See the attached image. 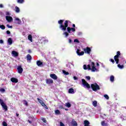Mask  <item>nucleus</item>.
Listing matches in <instances>:
<instances>
[{"label": "nucleus", "mask_w": 126, "mask_h": 126, "mask_svg": "<svg viewBox=\"0 0 126 126\" xmlns=\"http://www.w3.org/2000/svg\"><path fill=\"white\" fill-rule=\"evenodd\" d=\"M16 115L17 117H19V114L16 113Z\"/></svg>", "instance_id": "60"}, {"label": "nucleus", "mask_w": 126, "mask_h": 126, "mask_svg": "<svg viewBox=\"0 0 126 126\" xmlns=\"http://www.w3.org/2000/svg\"><path fill=\"white\" fill-rule=\"evenodd\" d=\"M82 83L85 88L90 89L91 88L90 85L88 83H87V82H86L85 79H82Z\"/></svg>", "instance_id": "5"}, {"label": "nucleus", "mask_w": 126, "mask_h": 126, "mask_svg": "<svg viewBox=\"0 0 126 126\" xmlns=\"http://www.w3.org/2000/svg\"><path fill=\"white\" fill-rule=\"evenodd\" d=\"M17 70L18 73H22V72H23V68H22V66L21 65H19L17 67Z\"/></svg>", "instance_id": "8"}, {"label": "nucleus", "mask_w": 126, "mask_h": 126, "mask_svg": "<svg viewBox=\"0 0 126 126\" xmlns=\"http://www.w3.org/2000/svg\"><path fill=\"white\" fill-rule=\"evenodd\" d=\"M71 125H72V126H77L78 125L77 124V122L75 121L74 119H73L71 122Z\"/></svg>", "instance_id": "14"}, {"label": "nucleus", "mask_w": 126, "mask_h": 126, "mask_svg": "<svg viewBox=\"0 0 126 126\" xmlns=\"http://www.w3.org/2000/svg\"><path fill=\"white\" fill-rule=\"evenodd\" d=\"M44 107L45 108V109H48V106H47L46 105H45Z\"/></svg>", "instance_id": "58"}, {"label": "nucleus", "mask_w": 126, "mask_h": 126, "mask_svg": "<svg viewBox=\"0 0 126 126\" xmlns=\"http://www.w3.org/2000/svg\"><path fill=\"white\" fill-rule=\"evenodd\" d=\"M68 93H69V94H73V93H74V90L73 88L69 89Z\"/></svg>", "instance_id": "19"}, {"label": "nucleus", "mask_w": 126, "mask_h": 126, "mask_svg": "<svg viewBox=\"0 0 126 126\" xmlns=\"http://www.w3.org/2000/svg\"><path fill=\"white\" fill-rule=\"evenodd\" d=\"M74 42L75 43H79V40H78V39H75L74 40Z\"/></svg>", "instance_id": "45"}, {"label": "nucleus", "mask_w": 126, "mask_h": 126, "mask_svg": "<svg viewBox=\"0 0 126 126\" xmlns=\"http://www.w3.org/2000/svg\"><path fill=\"white\" fill-rule=\"evenodd\" d=\"M67 32H68V33H70V32L71 31V28L69 27H68L67 28Z\"/></svg>", "instance_id": "32"}, {"label": "nucleus", "mask_w": 126, "mask_h": 126, "mask_svg": "<svg viewBox=\"0 0 126 126\" xmlns=\"http://www.w3.org/2000/svg\"><path fill=\"white\" fill-rule=\"evenodd\" d=\"M24 102V104L25 105V106H28V102H27V101L24 100H23Z\"/></svg>", "instance_id": "34"}, {"label": "nucleus", "mask_w": 126, "mask_h": 126, "mask_svg": "<svg viewBox=\"0 0 126 126\" xmlns=\"http://www.w3.org/2000/svg\"><path fill=\"white\" fill-rule=\"evenodd\" d=\"M0 28L2 30H4V29H5V26H4V25H0Z\"/></svg>", "instance_id": "30"}, {"label": "nucleus", "mask_w": 126, "mask_h": 126, "mask_svg": "<svg viewBox=\"0 0 126 126\" xmlns=\"http://www.w3.org/2000/svg\"><path fill=\"white\" fill-rule=\"evenodd\" d=\"M63 35H65V38H66L67 37H68V35H69V34H68V32H64L63 33Z\"/></svg>", "instance_id": "27"}, {"label": "nucleus", "mask_w": 126, "mask_h": 126, "mask_svg": "<svg viewBox=\"0 0 126 126\" xmlns=\"http://www.w3.org/2000/svg\"><path fill=\"white\" fill-rule=\"evenodd\" d=\"M86 78L87 79V80H90V79H91V77H90L89 76H86Z\"/></svg>", "instance_id": "42"}, {"label": "nucleus", "mask_w": 126, "mask_h": 126, "mask_svg": "<svg viewBox=\"0 0 126 126\" xmlns=\"http://www.w3.org/2000/svg\"><path fill=\"white\" fill-rule=\"evenodd\" d=\"M71 31H72V32H75V28H71Z\"/></svg>", "instance_id": "44"}, {"label": "nucleus", "mask_w": 126, "mask_h": 126, "mask_svg": "<svg viewBox=\"0 0 126 126\" xmlns=\"http://www.w3.org/2000/svg\"><path fill=\"white\" fill-rule=\"evenodd\" d=\"M11 81L13 82V83H17V82H18V79L16 78L12 77L11 78Z\"/></svg>", "instance_id": "11"}, {"label": "nucleus", "mask_w": 126, "mask_h": 126, "mask_svg": "<svg viewBox=\"0 0 126 126\" xmlns=\"http://www.w3.org/2000/svg\"><path fill=\"white\" fill-rule=\"evenodd\" d=\"M6 34H7L8 35H9V34H10V31H6Z\"/></svg>", "instance_id": "50"}, {"label": "nucleus", "mask_w": 126, "mask_h": 126, "mask_svg": "<svg viewBox=\"0 0 126 126\" xmlns=\"http://www.w3.org/2000/svg\"><path fill=\"white\" fill-rule=\"evenodd\" d=\"M55 114L56 115H60V114H61V112H60V110H55Z\"/></svg>", "instance_id": "35"}, {"label": "nucleus", "mask_w": 126, "mask_h": 126, "mask_svg": "<svg viewBox=\"0 0 126 126\" xmlns=\"http://www.w3.org/2000/svg\"><path fill=\"white\" fill-rule=\"evenodd\" d=\"M50 77L53 79H54V80H57V79H58V76H57L55 74H51Z\"/></svg>", "instance_id": "13"}, {"label": "nucleus", "mask_w": 126, "mask_h": 126, "mask_svg": "<svg viewBox=\"0 0 126 126\" xmlns=\"http://www.w3.org/2000/svg\"><path fill=\"white\" fill-rule=\"evenodd\" d=\"M118 67H119V68H120V69H123V68H124V67H125L124 66V65H120V64H118L117 65Z\"/></svg>", "instance_id": "25"}, {"label": "nucleus", "mask_w": 126, "mask_h": 126, "mask_svg": "<svg viewBox=\"0 0 126 126\" xmlns=\"http://www.w3.org/2000/svg\"><path fill=\"white\" fill-rule=\"evenodd\" d=\"M0 8H2V7H3V5H2V4H0Z\"/></svg>", "instance_id": "53"}, {"label": "nucleus", "mask_w": 126, "mask_h": 126, "mask_svg": "<svg viewBox=\"0 0 126 126\" xmlns=\"http://www.w3.org/2000/svg\"><path fill=\"white\" fill-rule=\"evenodd\" d=\"M93 105L94 107H97V101L94 100L93 102Z\"/></svg>", "instance_id": "28"}, {"label": "nucleus", "mask_w": 126, "mask_h": 126, "mask_svg": "<svg viewBox=\"0 0 126 126\" xmlns=\"http://www.w3.org/2000/svg\"><path fill=\"white\" fill-rule=\"evenodd\" d=\"M37 101H38V102H39V103H40V104H41L43 102V100H41L39 98H37Z\"/></svg>", "instance_id": "39"}, {"label": "nucleus", "mask_w": 126, "mask_h": 126, "mask_svg": "<svg viewBox=\"0 0 126 126\" xmlns=\"http://www.w3.org/2000/svg\"><path fill=\"white\" fill-rule=\"evenodd\" d=\"M59 108H60V109H63V107L62 105H60V107H59Z\"/></svg>", "instance_id": "55"}, {"label": "nucleus", "mask_w": 126, "mask_h": 126, "mask_svg": "<svg viewBox=\"0 0 126 126\" xmlns=\"http://www.w3.org/2000/svg\"><path fill=\"white\" fill-rule=\"evenodd\" d=\"M18 3H23L24 0H17Z\"/></svg>", "instance_id": "33"}, {"label": "nucleus", "mask_w": 126, "mask_h": 126, "mask_svg": "<svg viewBox=\"0 0 126 126\" xmlns=\"http://www.w3.org/2000/svg\"><path fill=\"white\" fill-rule=\"evenodd\" d=\"M72 27H73V28H75V24H73Z\"/></svg>", "instance_id": "57"}, {"label": "nucleus", "mask_w": 126, "mask_h": 126, "mask_svg": "<svg viewBox=\"0 0 126 126\" xmlns=\"http://www.w3.org/2000/svg\"><path fill=\"white\" fill-rule=\"evenodd\" d=\"M110 81L111 82H114V81H115V77L113 75H111L110 76Z\"/></svg>", "instance_id": "23"}, {"label": "nucleus", "mask_w": 126, "mask_h": 126, "mask_svg": "<svg viewBox=\"0 0 126 126\" xmlns=\"http://www.w3.org/2000/svg\"><path fill=\"white\" fill-rule=\"evenodd\" d=\"M96 65H97V66H99V65H100L99 64V63H96Z\"/></svg>", "instance_id": "59"}, {"label": "nucleus", "mask_w": 126, "mask_h": 126, "mask_svg": "<svg viewBox=\"0 0 126 126\" xmlns=\"http://www.w3.org/2000/svg\"><path fill=\"white\" fill-rule=\"evenodd\" d=\"M91 66H92V68L90 64H88L87 66L86 64H84L83 65V68L85 69V70L88 69V70H92L93 72H95V71L97 70V68H96V67H95V63H94V62H92Z\"/></svg>", "instance_id": "2"}, {"label": "nucleus", "mask_w": 126, "mask_h": 126, "mask_svg": "<svg viewBox=\"0 0 126 126\" xmlns=\"http://www.w3.org/2000/svg\"><path fill=\"white\" fill-rule=\"evenodd\" d=\"M36 64L38 66H41V65H43V62H41V61H37L36 62Z\"/></svg>", "instance_id": "17"}, {"label": "nucleus", "mask_w": 126, "mask_h": 126, "mask_svg": "<svg viewBox=\"0 0 126 126\" xmlns=\"http://www.w3.org/2000/svg\"><path fill=\"white\" fill-rule=\"evenodd\" d=\"M29 40L30 41H31V42H32V35L31 34L29 35L28 37Z\"/></svg>", "instance_id": "29"}, {"label": "nucleus", "mask_w": 126, "mask_h": 126, "mask_svg": "<svg viewBox=\"0 0 126 126\" xmlns=\"http://www.w3.org/2000/svg\"><path fill=\"white\" fill-rule=\"evenodd\" d=\"M28 123H29V124H31V125L32 124V122L31 121L29 120H28Z\"/></svg>", "instance_id": "54"}, {"label": "nucleus", "mask_w": 126, "mask_h": 126, "mask_svg": "<svg viewBox=\"0 0 126 126\" xmlns=\"http://www.w3.org/2000/svg\"><path fill=\"white\" fill-rule=\"evenodd\" d=\"M12 55L13 57H18V53L17 52L15 51H12Z\"/></svg>", "instance_id": "16"}, {"label": "nucleus", "mask_w": 126, "mask_h": 126, "mask_svg": "<svg viewBox=\"0 0 126 126\" xmlns=\"http://www.w3.org/2000/svg\"><path fill=\"white\" fill-rule=\"evenodd\" d=\"M73 78H74V80H77V79H78V78L76 76H74Z\"/></svg>", "instance_id": "52"}, {"label": "nucleus", "mask_w": 126, "mask_h": 126, "mask_svg": "<svg viewBox=\"0 0 126 126\" xmlns=\"http://www.w3.org/2000/svg\"><path fill=\"white\" fill-rule=\"evenodd\" d=\"M76 53L77 54L78 56H83V55H84V52L83 51L80 52V49L77 50Z\"/></svg>", "instance_id": "10"}, {"label": "nucleus", "mask_w": 126, "mask_h": 126, "mask_svg": "<svg viewBox=\"0 0 126 126\" xmlns=\"http://www.w3.org/2000/svg\"><path fill=\"white\" fill-rule=\"evenodd\" d=\"M121 56V52L117 51V55L114 56V60L115 61L116 64H119L120 62V56Z\"/></svg>", "instance_id": "4"}, {"label": "nucleus", "mask_w": 126, "mask_h": 126, "mask_svg": "<svg viewBox=\"0 0 126 126\" xmlns=\"http://www.w3.org/2000/svg\"><path fill=\"white\" fill-rule=\"evenodd\" d=\"M9 45H12V39L11 38H9L8 39V41H7Z\"/></svg>", "instance_id": "22"}, {"label": "nucleus", "mask_w": 126, "mask_h": 126, "mask_svg": "<svg viewBox=\"0 0 126 126\" xmlns=\"http://www.w3.org/2000/svg\"><path fill=\"white\" fill-rule=\"evenodd\" d=\"M41 121H42V122H43L45 123H47V120H46V118H42Z\"/></svg>", "instance_id": "36"}, {"label": "nucleus", "mask_w": 126, "mask_h": 126, "mask_svg": "<svg viewBox=\"0 0 126 126\" xmlns=\"http://www.w3.org/2000/svg\"><path fill=\"white\" fill-rule=\"evenodd\" d=\"M65 106H66V107H67V108H70L71 107V104L69 103H66Z\"/></svg>", "instance_id": "26"}, {"label": "nucleus", "mask_w": 126, "mask_h": 126, "mask_svg": "<svg viewBox=\"0 0 126 126\" xmlns=\"http://www.w3.org/2000/svg\"><path fill=\"white\" fill-rule=\"evenodd\" d=\"M60 126H64V124L63 122H60Z\"/></svg>", "instance_id": "49"}, {"label": "nucleus", "mask_w": 126, "mask_h": 126, "mask_svg": "<svg viewBox=\"0 0 126 126\" xmlns=\"http://www.w3.org/2000/svg\"><path fill=\"white\" fill-rule=\"evenodd\" d=\"M0 44H3V40L2 39L0 40Z\"/></svg>", "instance_id": "51"}, {"label": "nucleus", "mask_w": 126, "mask_h": 126, "mask_svg": "<svg viewBox=\"0 0 126 126\" xmlns=\"http://www.w3.org/2000/svg\"><path fill=\"white\" fill-rule=\"evenodd\" d=\"M2 126H7V124L5 122H3L2 123Z\"/></svg>", "instance_id": "41"}, {"label": "nucleus", "mask_w": 126, "mask_h": 126, "mask_svg": "<svg viewBox=\"0 0 126 126\" xmlns=\"http://www.w3.org/2000/svg\"><path fill=\"white\" fill-rule=\"evenodd\" d=\"M110 62H111V63H115V60H114V59H110Z\"/></svg>", "instance_id": "43"}, {"label": "nucleus", "mask_w": 126, "mask_h": 126, "mask_svg": "<svg viewBox=\"0 0 126 126\" xmlns=\"http://www.w3.org/2000/svg\"><path fill=\"white\" fill-rule=\"evenodd\" d=\"M29 53H31V50L29 51Z\"/></svg>", "instance_id": "62"}, {"label": "nucleus", "mask_w": 126, "mask_h": 126, "mask_svg": "<svg viewBox=\"0 0 126 126\" xmlns=\"http://www.w3.org/2000/svg\"><path fill=\"white\" fill-rule=\"evenodd\" d=\"M6 15H9V12H6Z\"/></svg>", "instance_id": "56"}, {"label": "nucleus", "mask_w": 126, "mask_h": 126, "mask_svg": "<svg viewBox=\"0 0 126 126\" xmlns=\"http://www.w3.org/2000/svg\"><path fill=\"white\" fill-rule=\"evenodd\" d=\"M64 20H60L58 21V23L60 25L59 28L63 30V31H66V28L68 27V23L70 22L69 20L65 21L64 23V25H63Z\"/></svg>", "instance_id": "1"}, {"label": "nucleus", "mask_w": 126, "mask_h": 126, "mask_svg": "<svg viewBox=\"0 0 126 126\" xmlns=\"http://www.w3.org/2000/svg\"><path fill=\"white\" fill-rule=\"evenodd\" d=\"M0 92L3 93L4 92H5V90L3 88H1L0 89Z\"/></svg>", "instance_id": "38"}, {"label": "nucleus", "mask_w": 126, "mask_h": 126, "mask_svg": "<svg viewBox=\"0 0 126 126\" xmlns=\"http://www.w3.org/2000/svg\"><path fill=\"white\" fill-rule=\"evenodd\" d=\"M15 20H16L17 21H19V24H20V23H21V20H20V19L18 18H16L15 19Z\"/></svg>", "instance_id": "37"}, {"label": "nucleus", "mask_w": 126, "mask_h": 126, "mask_svg": "<svg viewBox=\"0 0 126 126\" xmlns=\"http://www.w3.org/2000/svg\"><path fill=\"white\" fill-rule=\"evenodd\" d=\"M63 72L64 74L65 75H68L69 74V73L68 72H66L65 70H63Z\"/></svg>", "instance_id": "31"}, {"label": "nucleus", "mask_w": 126, "mask_h": 126, "mask_svg": "<svg viewBox=\"0 0 126 126\" xmlns=\"http://www.w3.org/2000/svg\"><path fill=\"white\" fill-rule=\"evenodd\" d=\"M27 61H31V60H32V57L30 54H28L27 55Z\"/></svg>", "instance_id": "21"}, {"label": "nucleus", "mask_w": 126, "mask_h": 126, "mask_svg": "<svg viewBox=\"0 0 126 126\" xmlns=\"http://www.w3.org/2000/svg\"><path fill=\"white\" fill-rule=\"evenodd\" d=\"M84 126H89V125H90V123L89 122V121H87V120H85L84 121Z\"/></svg>", "instance_id": "20"}, {"label": "nucleus", "mask_w": 126, "mask_h": 126, "mask_svg": "<svg viewBox=\"0 0 126 126\" xmlns=\"http://www.w3.org/2000/svg\"><path fill=\"white\" fill-rule=\"evenodd\" d=\"M15 11L17 12V13H18L20 12V9H19V7L16 6L15 7Z\"/></svg>", "instance_id": "18"}, {"label": "nucleus", "mask_w": 126, "mask_h": 126, "mask_svg": "<svg viewBox=\"0 0 126 126\" xmlns=\"http://www.w3.org/2000/svg\"><path fill=\"white\" fill-rule=\"evenodd\" d=\"M46 83L47 84H53L54 81L52 79L48 78L46 80Z\"/></svg>", "instance_id": "9"}, {"label": "nucleus", "mask_w": 126, "mask_h": 126, "mask_svg": "<svg viewBox=\"0 0 126 126\" xmlns=\"http://www.w3.org/2000/svg\"><path fill=\"white\" fill-rule=\"evenodd\" d=\"M91 87L93 91H97V90H100V86L97 84V83H94V84H92L91 85Z\"/></svg>", "instance_id": "3"}, {"label": "nucleus", "mask_w": 126, "mask_h": 126, "mask_svg": "<svg viewBox=\"0 0 126 126\" xmlns=\"http://www.w3.org/2000/svg\"><path fill=\"white\" fill-rule=\"evenodd\" d=\"M68 43H69V44H71V43H72V41L71 40V39H69Z\"/></svg>", "instance_id": "48"}, {"label": "nucleus", "mask_w": 126, "mask_h": 126, "mask_svg": "<svg viewBox=\"0 0 126 126\" xmlns=\"http://www.w3.org/2000/svg\"><path fill=\"white\" fill-rule=\"evenodd\" d=\"M101 125L102 126H108V124L105 123L104 121L101 122Z\"/></svg>", "instance_id": "24"}, {"label": "nucleus", "mask_w": 126, "mask_h": 126, "mask_svg": "<svg viewBox=\"0 0 126 126\" xmlns=\"http://www.w3.org/2000/svg\"><path fill=\"white\" fill-rule=\"evenodd\" d=\"M6 20L8 22H11L12 21V17L8 16H6Z\"/></svg>", "instance_id": "15"}, {"label": "nucleus", "mask_w": 126, "mask_h": 126, "mask_svg": "<svg viewBox=\"0 0 126 126\" xmlns=\"http://www.w3.org/2000/svg\"><path fill=\"white\" fill-rule=\"evenodd\" d=\"M0 104L3 110L6 112V111H7V106L5 104L4 102H3V100L1 99V98H0Z\"/></svg>", "instance_id": "6"}, {"label": "nucleus", "mask_w": 126, "mask_h": 126, "mask_svg": "<svg viewBox=\"0 0 126 126\" xmlns=\"http://www.w3.org/2000/svg\"><path fill=\"white\" fill-rule=\"evenodd\" d=\"M104 97H105L107 100H109V95L107 94H104Z\"/></svg>", "instance_id": "40"}, {"label": "nucleus", "mask_w": 126, "mask_h": 126, "mask_svg": "<svg viewBox=\"0 0 126 126\" xmlns=\"http://www.w3.org/2000/svg\"><path fill=\"white\" fill-rule=\"evenodd\" d=\"M65 111H68V109L65 108Z\"/></svg>", "instance_id": "61"}, {"label": "nucleus", "mask_w": 126, "mask_h": 126, "mask_svg": "<svg viewBox=\"0 0 126 126\" xmlns=\"http://www.w3.org/2000/svg\"><path fill=\"white\" fill-rule=\"evenodd\" d=\"M6 26L7 27H8V28H12V26H9V25H7Z\"/></svg>", "instance_id": "47"}, {"label": "nucleus", "mask_w": 126, "mask_h": 126, "mask_svg": "<svg viewBox=\"0 0 126 126\" xmlns=\"http://www.w3.org/2000/svg\"><path fill=\"white\" fill-rule=\"evenodd\" d=\"M83 51L85 54H88V55H89L90 53H91V48H90L89 47H87L86 48L83 49Z\"/></svg>", "instance_id": "7"}, {"label": "nucleus", "mask_w": 126, "mask_h": 126, "mask_svg": "<svg viewBox=\"0 0 126 126\" xmlns=\"http://www.w3.org/2000/svg\"><path fill=\"white\" fill-rule=\"evenodd\" d=\"M41 41L42 44H46V43H48V42H49V40H48L47 38H45V37L41 38Z\"/></svg>", "instance_id": "12"}, {"label": "nucleus", "mask_w": 126, "mask_h": 126, "mask_svg": "<svg viewBox=\"0 0 126 126\" xmlns=\"http://www.w3.org/2000/svg\"><path fill=\"white\" fill-rule=\"evenodd\" d=\"M41 106H42L43 107H45L46 104H45V103H44V101H42V102H41V103H40Z\"/></svg>", "instance_id": "46"}]
</instances>
